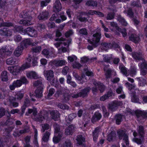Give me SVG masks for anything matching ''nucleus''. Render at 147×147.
Returning <instances> with one entry per match:
<instances>
[{"mask_svg":"<svg viewBox=\"0 0 147 147\" xmlns=\"http://www.w3.org/2000/svg\"><path fill=\"white\" fill-rule=\"evenodd\" d=\"M32 42L30 39H26L22 40L19 46H18L15 51L14 54L17 57H19L24 48H26L28 46L31 44Z\"/></svg>","mask_w":147,"mask_h":147,"instance_id":"1","label":"nucleus"},{"mask_svg":"<svg viewBox=\"0 0 147 147\" xmlns=\"http://www.w3.org/2000/svg\"><path fill=\"white\" fill-rule=\"evenodd\" d=\"M44 76L47 80L49 81L51 85L56 87L58 84L57 80H55L54 78V72L51 70L44 71Z\"/></svg>","mask_w":147,"mask_h":147,"instance_id":"2","label":"nucleus"},{"mask_svg":"<svg viewBox=\"0 0 147 147\" xmlns=\"http://www.w3.org/2000/svg\"><path fill=\"white\" fill-rule=\"evenodd\" d=\"M62 9L61 3L59 0H56L54 3L53 11L55 13L53 14L50 18L52 21L55 20L56 18L59 17V11H61Z\"/></svg>","mask_w":147,"mask_h":147,"instance_id":"3","label":"nucleus"},{"mask_svg":"<svg viewBox=\"0 0 147 147\" xmlns=\"http://www.w3.org/2000/svg\"><path fill=\"white\" fill-rule=\"evenodd\" d=\"M20 17L26 19V20H20L19 22L20 24L25 26H29L31 24L32 17L28 15V13L22 11L20 13Z\"/></svg>","mask_w":147,"mask_h":147,"instance_id":"4","label":"nucleus"},{"mask_svg":"<svg viewBox=\"0 0 147 147\" xmlns=\"http://www.w3.org/2000/svg\"><path fill=\"white\" fill-rule=\"evenodd\" d=\"M101 38V34L100 32H96L93 34L91 39L88 40V42L93 45L94 47H96L98 45Z\"/></svg>","mask_w":147,"mask_h":147,"instance_id":"5","label":"nucleus"},{"mask_svg":"<svg viewBox=\"0 0 147 147\" xmlns=\"http://www.w3.org/2000/svg\"><path fill=\"white\" fill-rule=\"evenodd\" d=\"M34 85L36 86H39L36 89L35 91V93L36 95V96L37 98H40L42 96V92L43 91V88L41 86L42 84V82L41 81L37 80L33 84Z\"/></svg>","mask_w":147,"mask_h":147,"instance_id":"6","label":"nucleus"},{"mask_svg":"<svg viewBox=\"0 0 147 147\" xmlns=\"http://www.w3.org/2000/svg\"><path fill=\"white\" fill-rule=\"evenodd\" d=\"M126 131L125 130L120 129L117 131V133L118 135L119 138L121 139L123 137V140L127 146H128L129 144V137L128 135L126 134Z\"/></svg>","mask_w":147,"mask_h":147,"instance_id":"7","label":"nucleus"},{"mask_svg":"<svg viewBox=\"0 0 147 147\" xmlns=\"http://www.w3.org/2000/svg\"><path fill=\"white\" fill-rule=\"evenodd\" d=\"M110 25L112 27H115L117 31L121 33L123 37H125L127 36L126 30L125 28H120L118 26L117 24L113 22H110Z\"/></svg>","mask_w":147,"mask_h":147,"instance_id":"8","label":"nucleus"},{"mask_svg":"<svg viewBox=\"0 0 147 147\" xmlns=\"http://www.w3.org/2000/svg\"><path fill=\"white\" fill-rule=\"evenodd\" d=\"M129 35V40L135 44L138 43L140 41L139 36L135 33L129 32L128 33Z\"/></svg>","mask_w":147,"mask_h":147,"instance_id":"9","label":"nucleus"},{"mask_svg":"<svg viewBox=\"0 0 147 147\" xmlns=\"http://www.w3.org/2000/svg\"><path fill=\"white\" fill-rule=\"evenodd\" d=\"M12 50L9 46H6L3 47L0 50V53L1 55L3 54L10 55L12 53Z\"/></svg>","mask_w":147,"mask_h":147,"instance_id":"10","label":"nucleus"},{"mask_svg":"<svg viewBox=\"0 0 147 147\" xmlns=\"http://www.w3.org/2000/svg\"><path fill=\"white\" fill-rule=\"evenodd\" d=\"M25 34L31 37H36L37 36L36 30L33 27H29L25 29Z\"/></svg>","mask_w":147,"mask_h":147,"instance_id":"11","label":"nucleus"},{"mask_svg":"<svg viewBox=\"0 0 147 147\" xmlns=\"http://www.w3.org/2000/svg\"><path fill=\"white\" fill-rule=\"evenodd\" d=\"M8 70L10 72L12 73L14 75H17L21 70H22L21 67L18 66H15L9 67H8Z\"/></svg>","mask_w":147,"mask_h":147,"instance_id":"12","label":"nucleus"},{"mask_svg":"<svg viewBox=\"0 0 147 147\" xmlns=\"http://www.w3.org/2000/svg\"><path fill=\"white\" fill-rule=\"evenodd\" d=\"M12 32L11 30L7 28H3L0 29V35L4 36H11Z\"/></svg>","mask_w":147,"mask_h":147,"instance_id":"13","label":"nucleus"},{"mask_svg":"<svg viewBox=\"0 0 147 147\" xmlns=\"http://www.w3.org/2000/svg\"><path fill=\"white\" fill-rule=\"evenodd\" d=\"M123 104V102L122 101L114 100L111 104H109V108L113 110L116 107L122 106Z\"/></svg>","mask_w":147,"mask_h":147,"instance_id":"14","label":"nucleus"},{"mask_svg":"<svg viewBox=\"0 0 147 147\" xmlns=\"http://www.w3.org/2000/svg\"><path fill=\"white\" fill-rule=\"evenodd\" d=\"M22 86V84L20 83L19 80L13 81L12 84L9 86V88L11 90H13L16 88L20 87Z\"/></svg>","mask_w":147,"mask_h":147,"instance_id":"15","label":"nucleus"},{"mask_svg":"<svg viewBox=\"0 0 147 147\" xmlns=\"http://www.w3.org/2000/svg\"><path fill=\"white\" fill-rule=\"evenodd\" d=\"M91 88L90 87H87L81 90L79 93L81 97L84 98L88 96Z\"/></svg>","mask_w":147,"mask_h":147,"instance_id":"16","label":"nucleus"},{"mask_svg":"<svg viewBox=\"0 0 147 147\" xmlns=\"http://www.w3.org/2000/svg\"><path fill=\"white\" fill-rule=\"evenodd\" d=\"M102 117L101 114L99 111L95 112L91 119L92 122L94 123L100 120Z\"/></svg>","mask_w":147,"mask_h":147,"instance_id":"17","label":"nucleus"},{"mask_svg":"<svg viewBox=\"0 0 147 147\" xmlns=\"http://www.w3.org/2000/svg\"><path fill=\"white\" fill-rule=\"evenodd\" d=\"M52 119L55 121H57L60 118V113L57 111H52L50 113Z\"/></svg>","mask_w":147,"mask_h":147,"instance_id":"18","label":"nucleus"},{"mask_svg":"<svg viewBox=\"0 0 147 147\" xmlns=\"http://www.w3.org/2000/svg\"><path fill=\"white\" fill-rule=\"evenodd\" d=\"M100 127H97L95 128L94 131L92 132L93 140V141L96 142L98 137Z\"/></svg>","mask_w":147,"mask_h":147,"instance_id":"19","label":"nucleus"},{"mask_svg":"<svg viewBox=\"0 0 147 147\" xmlns=\"http://www.w3.org/2000/svg\"><path fill=\"white\" fill-rule=\"evenodd\" d=\"M42 54L47 58L52 57L53 56V52L52 51H49V49H46L43 50Z\"/></svg>","mask_w":147,"mask_h":147,"instance_id":"20","label":"nucleus"},{"mask_svg":"<svg viewBox=\"0 0 147 147\" xmlns=\"http://www.w3.org/2000/svg\"><path fill=\"white\" fill-rule=\"evenodd\" d=\"M49 15V12L46 10L43 11L40 13L38 18L39 20H45L48 19Z\"/></svg>","mask_w":147,"mask_h":147,"instance_id":"21","label":"nucleus"},{"mask_svg":"<svg viewBox=\"0 0 147 147\" xmlns=\"http://www.w3.org/2000/svg\"><path fill=\"white\" fill-rule=\"evenodd\" d=\"M75 126L72 124L69 125L65 129V134L67 135H72L74 132Z\"/></svg>","mask_w":147,"mask_h":147,"instance_id":"22","label":"nucleus"},{"mask_svg":"<svg viewBox=\"0 0 147 147\" xmlns=\"http://www.w3.org/2000/svg\"><path fill=\"white\" fill-rule=\"evenodd\" d=\"M77 144L78 146L82 145L83 143L85 142V138L82 135H78L76 139Z\"/></svg>","mask_w":147,"mask_h":147,"instance_id":"23","label":"nucleus"},{"mask_svg":"<svg viewBox=\"0 0 147 147\" xmlns=\"http://www.w3.org/2000/svg\"><path fill=\"white\" fill-rule=\"evenodd\" d=\"M8 115L7 116L6 121L3 124V125L6 126L12 125L13 123V119L11 117V115L10 113L8 112Z\"/></svg>","mask_w":147,"mask_h":147,"instance_id":"24","label":"nucleus"},{"mask_svg":"<svg viewBox=\"0 0 147 147\" xmlns=\"http://www.w3.org/2000/svg\"><path fill=\"white\" fill-rule=\"evenodd\" d=\"M9 105L14 108L17 107L19 105L18 103L16 101V98L10 97L9 99Z\"/></svg>","mask_w":147,"mask_h":147,"instance_id":"25","label":"nucleus"},{"mask_svg":"<svg viewBox=\"0 0 147 147\" xmlns=\"http://www.w3.org/2000/svg\"><path fill=\"white\" fill-rule=\"evenodd\" d=\"M132 56L135 60H141L143 59L142 53L140 52H133L132 53Z\"/></svg>","mask_w":147,"mask_h":147,"instance_id":"26","label":"nucleus"},{"mask_svg":"<svg viewBox=\"0 0 147 147\" xmlns=\"http://www.w3.org/2000/svg\"><path fill=\"white\" fill-rule=\"evenodd\" d=\"M113 93L112 90L108 91L106 94L101 96L100 100L101 101H104L108 99L110 97L112 96Z\"/></svg>","mask_w":147,"mask_h":147,"instance_id":"27","label":"nucleus"},{"mask_svg":"<svg viewBox=\"0 0 147 147\" xmlns=\"http://www.w3.org/2000/svg\"><path fill=\"white\" fill-rule=\"evenodd\" d=\"M123 115L121 114H116L115 116V123L117 125H119L123 121Z\"/></svg>","mask_w":147,"mask_h":147,"instance_id":"28","label":"nucleus"},{"mask_svg":"<svg viewBox=\"0 0 147 147\" xmlns=\"http://www.w3.org/2000/svg\"><path fill=\"white\" fill-rule=\"evenodd\" d=\"M26 76L28 78L34 79H37L38 76L36 73L34 71H31L27 73Z\"/></svg>","mask_w":147,"mask_h":147,"instance_id":"29","label":"nucleus"},{"mask_svg":"<svg viewBox=\"0 0 147 147\" xmlns=\"http://www.w3.org/2000/svg\"><path fill=\"white\" fill-rule=\"evenodd\" d=\"M135 113L138 117L140 116L144 119L147 118V112H146L138 110L136 111Z\"/></svg>","mask_w":147,"mask_h":147,"instance_id":"30","label":"nucleus"},{"mask_svg":"<svg viewBox=\"0 0 147 147\" xmlns=\"http://www.w3.org/2000/svg\"><path fill=\"white\" fill-rule=\"evenodd\" d=\"M73 75L76 80L80 82H82L83 79L84 78V75H82L80 76L78 75L76 71H74L73 72Z\"/></svg>","mask_w":147,"mask_h":147,"instance_id":"31","label":"nucleus"},{"mask_svg":"<svg viewBox=\"0 0 147 147\" xmlns=\"http://www.w3.org/2000/svg\"><path fill=\"white\" fill-rule=\"evenodd\" d=\"M117 20L120 22L122 26H127V23L126 21L125 18L122 17L121 15H118L117 18Z\"/></svg>","mask_w":147,"mask_h":147,"instance_id":"32","label":"nucleus"},{"mask_svg":"<svg viewBox=\"0 0 147 147\" xmlns=\"http://www.w3.org/2000/svg\"><path fill=\"white\" fill-rule=\"evenodd\" d=\"M8 73L6 71H2L1 75V80L3 82H7L8 80Z\"/></svg>","mask_w":147,"mask_h":147,"instance_id":"33","label":"nucleus"},{"mask_svg":"<svg viewBox=\"0 0 147 147\" xmlns=\"http://www.w3.org/2000/svg\"><path fill=\"white\" fill-rule=\"evenodd\" d=\"M123 13L125 14H126L127 16L129 18H133L134 17V13L131 8H129L127 10H125Z\"/></svg>","mask_w":147,"mask_h":147,"instance_id":"34","label":"nucleus"},{"mask_svg":"<svg viewBox=\"0 0 147 147\" xmlns=\"http://www.w3.org/2000/svg\"><path fill=\"white\" fill-rule=\"evenodd\" d=\"M16 59L14 57H11L7 59L6 60V63L8 65H13L14 64L16 61Z\"/></svg>","mask_w":147,"mask_h":147,"instance_id":"35","label":"nucleus"},{"mask_svg":"<svg viewBox=\"0 0 147 147\" xmlns=\"http://www.w3.org/2000/svg\"><path fill=\"white\" fill-rule=\"evenodd\" d=\"M119 69L120 70L121 72L123 74L125 75L127 74V69L123 64H121L119 65Z\"/></svg>","mask_w":147,"mask_h":147,"instance_id":"36","label":"nucleus"},{"mask_svg":"<svg viewBox=\"0 0 147 147\" xmlns=\"http://www.w3.org/2000/svg\"><path fill=\"white\" fill-rule=\"evenodd\" d=\"M138 132L140 138H142L144 137V127L143 126H139Z\"/></svg>","mask_w":147,"mask_h":147,"instance_id":"37","label":"nucleus"},{"mask_svg":"<svg viewBox=\"0 0 147 147\" xmlns=\"http://www.w3.org/2000/svg\"><path fill=\"white\" fill-rule=\"evenodd\" d=\"M112 70L110 69H108L105 71V75L107 79H110L112 76Z\"/></svg>","mask_w":147,"mask_h":147,"instance_id":"38","label":"nucleus"},{"mask_svg":"<svg viewBox=\"0 0 147 147\" xmlns=\"http://www.w3.org/2000/svg\"><path fill=\"white\" fill-rule=\"evenodd\" d=\"M86 5L88 6L96 7L97 6V3L96 1L89 0L86 2Z\"/></svg>","mask_w":147,"mask_h":147,"instance_id":"39","label":"nucleus"},{"mask_svg":"<svg viewBox=\"0 0 147 147\" xmlns=\"http://www.w3.org/2000/svg\"><path fill=\"white\" fill-rule=\"evenodd\" d=\"M38 133L36 129L34 131V140L33 141L34 144L37 147H38V139H37Z\"/></svg>","mask_w":147,"mask_h":147,"instance_id":"40","label":"nucleus"},{"mask_svg":"<svg viewBox=\"0 0 147 147\" xmlns=\"http://www.w3.org/2000/svg\"><path fill=\"white\" fill-rule=\"evenodd\" d=\"M50 135V133L49 131H46L42 138L43 140L45 142H48Z\"/></svg>","mask_w":147,"mask_h":147,"instance_id":"41","label":"nucleus"},{"mask_svg":"<svg viewBox=\"0 0 147 147\" xmlns=\"http://www.w3.org/2000/svg\"><path fill=\"white\" fill-rule=\"evenodd\" d=\"M132 102L135 103L141 104L140 99L138 96L135 94H133L131 99Z\"/></svg>","mask_w":147,"mask_h":147,"instance_id":"42","label":"nucleus"},{"mask_svg":"<svg viewBox=\"0 0 147 147\" xmlns=\"http://www.w3.org/2000/svg\"><path fill=\"white\" fill-rule=\"evenodd\" d=\"M15 30L16 31L22 34H25V29H24L22 26H17L16 27Z\"/></svg>","mask_w":147,"mask_h":147,"instance_id":"43","label":"nucleus"},{"mask_svg":"<svg viewBox=\"0 0 147 147\" xmlns=\"http://www.w3.org/2000/svg\"><path fill=\"white\" fill-rule=\"evenodd\" d=\"M73 144L71 141L67 140L65 141L63 144L62 147H72Z\"/></svg>","mask_w":147,"mask_h":147,"instance_id":"44","label":"nucleus"},{"mask_svg":"<svg viewBox=\"0 0 147 147\" xmlns=\"http://www.w3.org/2000/svg\"><path fill=\"white\" fill-rule=\"evenodd\" d=\"M97 85L98 86V89L101 93L103 92L105 89V86L102 83L100 82H99L97 83Z\"/></svg>","mask_w":147,"mask_h":147,"instance_id":"45","label":"nucleus"},{"mask_svg":"<svg viewBox=\"0 0 147 147\" xmlns=\"http://www.w3.org/2000/svg\"><path fill=\"white\" fill-rule=\"evenodd\" d=\"M55 92V90L53 88H50L49 90L47 97L48 99L51 98V97L53 96Z\"/></svg>","mask_w":147,"mask_h":147,"instance_id":"46","label":"nucleus"},{"mask_svg":"<svg viewBox=\"0 0 147 147\" xmlns=\"http://www.w3.org/2000/svg\"><path fill=\"white\" fill-rule=\"evenodd\" d=\"M103 60L105 62L109 63L111 62V60L112 58L111 57L105 55H103Z\"/></svg>","mask_w":147,"mask_h":147,"instance_id":"47","label":"nucleus"},{"mask_svg":"<svg viewBox=\"0 0 147 147\" xmlns=\"http://www.w3.org/2000/svg\"><path fill=\"white\" fill-rule=\"evenodd\" d=\"M115 16V13L114 12H111L108 13L106 18L107 20H111L113 19Z\"/></svg>","mask_w":147,"mask_h":147,"instance_id":"48","label":"nucleus"},{"mask_svg":"<svg viewBox=\"0 0 147 147\" xmlns=\"http://www.w3.org/2000/svg\"><path fill=\"white\" fill-rule=\"evenodd\" d=\"M136 68L135 67L131 68L129 70V74L131 76H135L136 74Z\"/></svg>","mask_w":147,"mask_h":147,"instance_id":"49","label":"nucleus"},{"mask_svg":"<svg viewBox=\"0 0 147 147\" xmlns=\"http://www.w3.org/2000/svg\"><path fill=\"white\" fill-rule=\"evenodd\" d=\"M20 83L22 84H22H26L28 83V81L26 78L25 76L21 77L20 79Z\"/></svg>","mask_w":147,"mask_h":147,"instance_id":"50","label":"nucleus"},{"mask_svg":"<svg viewBox=\"0 0 147 147\" xmlns=\"http://www.w3.org/2000/svg\"><path fill=\"white\" fill-rule=\"evenodd\" d=\"M24 96V93L20 92H19L16 93L15 95V98H16L18 100H20L23 98Z\"/></svg>","mask_w":147,"mask_h":147,"instance_id":"51","label":"nucleus"},{"mask_svg":"<svg viewBox=\"0 0 147 147\" xmlns=\"http://www.w3.org/2000/svg\"><path fill=\"white\" fill-rule=\"evenodd\" d=\"M65 61L64 60H59L56 61L55 64L57 66H62L65 65Z\"/></svg>","mask_w":147,"mask_h":147,"instance_id":"52","label":"nucleus"},{"mask_svg":"<svg viewBox=\"0 0 147 147\" xmlns=\"http://www.w3.org/2000/svg\"><path fill=\"white\" fill-rule=\"evenodd\" d=\"M68 60L71 62H73L74 60H76L77 59V57L74 55H72L71 56H69L67 58Z\"/></svg>","mask_w":147,"mask_h":147,"instance_id":"53","label":"nucleus"},{"mask_svg":"<svg viewBox=\"0 0 147 147\" xmlns=\"http://www.w3.org/2000/svg\"><path fill=\"white\" fill-rule=\"evenodd\" d=\"M74 34V32L73 30H70L68 31L65 32V37L66 38H68L70 36Z\"/></svg>","mask_w":147,"mask_h":147,"instance_id":"54","label":"nucleus"},{"mask_svg":"<svg viewBox=\"0 0 147 147\" xmlns=\"http://www.w3.org/2000/svg\"><path fill=\"white\" fill-rule=\"evenodd\" d=\"M84 70L85 71L86 75L88 76H93V74L92 71H89L88 68L84 69Z\"/></svg>","mask_w":147,"mask_h":147,"instance_id":"55","label":"nucleus"},{"mask_svg":"<svg viewBox=\"0 0 147 147\" xmlns=\"http://www.w3.org/2000/svg\"><path fill=\"white\" fill-rule=\"evenodd\" d=\"M89 60V58L86 56H84L81 59L80 62L81 63H86L88 62Z\"/></svg>","mask_w":147,"mask_h":147,"instance_id":"56","label":"nucleus"},{"mask_svg":"<svg viewBox=\"0 0 147 147\" xmlns=\"http://www.w3.org/2000/svg\"><path fill=\"white\" fill-rule=\"evenodd\" d=\"M79 33L83 35H87L88 34V32L87 29L85 28L81 29L79 31Z\"/></svg>","mask_w":147,"mask_h":147,"instance_id":"57","label":"nucleus"},{"mask_svg":"<svg viewBox=\"0 0 147 147\" xmlns=\"http://www.w3.org/2000/svg\"><path fill=\"white\" fill-rule=\"evenodd\" d=\"M3 24V26L9 27H13L14 26V23L9 22H4Z\"/></svg>","mask_w":147,"mask_h":147,"instance_id":"58","label":"nucleus"},{"mask_svg":"<svg viewBox=\"0 0 147 147\" xmlns=\"http://www.w3.org/2000/svg\"><path fill=\"white\" fill-rule=\"evenodd\" d=\"M115 136V134L112 131L107 136V140L109 141H112Z\"/></svg>","mask_w":147,"mask_h":147,"instance_id":"59","label":"nucleus"},{"mask_svg":"<svg viewBox=\"0 0 147 147\" xmlns=\"http://www.w3.org/2000/svg\"><path fill=\"white\" fill-rule=\"evenodd\" d=\"M6 110L3 107L0 108V118H1L5 115Z\"/></svg>","mask_w":147,"mask_h":147,"instance_id":"60","label":"nucleus"},{"mask_svg":"<svg viewBox=\"0 0 147 147\" xmlns=\"http://www.w3.org/2000/svg\"><path fill=\"white\" fill-rule=\"evenodd\" d=\"M41 50V47L40 46L36 47L33 49L32 51L35 53H39Z\"/></svg>","mask_w":147,"mask_h":147,"instance_id":"61","label":"nucleus"},{"mask_svg":"<svg viewBox=\"0 0 147 147\" xmlns=\"http://www.w3.org/2000/svg\"><path fill=\"white\" fill-rule=\"evenodd\" d=\"M103 114L105 117H108L109 115V113L107 112V110L105 108H102Z\"/></svg>","mask_w":147,"mask_h":147,"instance_id":"62","label":"nucleus"},{"mask_svg":"<svg viewBox=\"0 0 147 147\" xmlns=\"http://www.w3.org/2000/svg\"><path fill=\"white\" fill-rule=\"evenodd\" d=\"M125 85L127 86V87L128 88V89L129 90H132L135 87V86L134 85L132 84H131L129 83L128 82H127L126 83Z\"/></svg>","mask_w":147,"mask_h":147,"instance_id":"63","label":"nucleus"},{"mask_svg":"<svg viewBox=\"0 0 147 147\" xmlns=\"http://www.w3.org/2000/svg\"><path fill=\"white\" fill-rule=\"evenodd\" d=\"M47 26L49 29L53 28L55 27V24L53 22H49L47 24Z\"/></svg>","mask_w":147,"mask_h":147,"instance_id":"64","label":"nucleus"}]
</instances>
